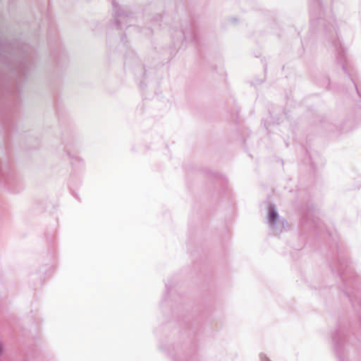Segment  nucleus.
Masks as SVG:
<instances>
[{
  "mask_svg": "<svg viewBox=\"0 0 361 361\" xmlns=\"http://www.w3.org/2000/svg\"><path fill=\"white\" fill-rule=\"evenodd\" d=\"M334 0H309L310 25L307 39H318L328 42L335 52H346L337 30V24L331 10Z\"/></svg>",
  "mask_w": 361,
  "mask_h": 361,
  "instance_id": "f257e3e1",
  "label": "nucleus"
},
{
  "mask_svg": "<svg viewBox=\"0 0 361 361\" xmlns=\"http://www.w3.org/2000/svg\"><path fill=\"white\" fill-rule=\"evenodd\" d=\"M300 219L298 231L303 236L312 231L318 233L321 229L320 221L314 217V207L312 202H307L300 207Z\"/></svg>",
  "mask_w": 361,
  "mask_h": 361,
  "instance_id": "f03ea898",
  "label": "nucleus"
},
{
  "mask_svg": "<svg viewBox=\"0 0 361 361\" xmlns=\"http://www.w3.org/2000/svg\"><path fill=\"white\" fill-rule=\"evenodd\" d=\"M346 336V326L342 322H338L335 330L331 334V340L338 361H350L345 355V343Z\"/></svg>",
  "mask_w": 361,
  "mask_h": 361,
  "instance_id": "7ed1b4c3",
  "label": "nucleus"
},
{
  "mask_svg": "<svg viewBox=\"0 0 361 361\" xmlns=\"http://www.w3.org/2000/svg\"><path fill=\"white\" fill-rule=\"evenodd\" d=\"M269 233L277 236L286 228L288 223L284 218L280 217L275 204L269 203L267 207V221Z\"/></svg>",
  "mask_w": 361,
  "mask_h": 361,
  "instance_id": "20e7f679",
  "label": "nucleus"
},
{
  "mask_svg": "<svg viewBox=\"0 0 361 361\" xmlns=\"http://www.w3.org/2000/svg\"><path fill=\"white\" fill-rule=\"evenodd\" d=\"M171 30V37L174 41L173 46L175 47L183 40L190 41L195 45H197L199 44L197 30L193 23H187L184 27L180 30H178L175 27H173Z\"/></svg>",
  "mask_w": 361,
  "mask_h": 361,
  "instance_id": "39448f33",
  "label": "nucleus"
},
{
  "mask_svg": "<svg viewBox=\"0 0 361 361\" xmlns=\"http://www.w3.org/2000/svg\"><path fill=\"white\" fill-rule=\"evenodd\" d=\"M114 11V25L117 30L124 27L129 29L134 26L135 21V14L130 12L128 8H121L115 0L112 1Z\"/></svg>",
  "mask_w": 361,
  "mask_h": 361,
  "instance_id": "423d86ee",
  "label": "nucleus"
},
{
  "mask_svg": "<svg viewBox=\"0 0 361 361\" xmlns=\"http://www.w3.org/2000/svg\"><path fill=\"white\" fill-rule=\"evenodd\" d=\"M144 18L146 20L149 21V25L148 27H140V26H136L135 28H140V32H143L145 35H149L152 33V27H161L160 22L161 21V19L163 17L159 13H156L152 17H150L147 13V11H145Z\"/></svg>",
  "mask_w": 361,
  "mask_h": 361,
  "instance_id": "0eeeda50",
  "label": "nucleus"
},
{
  "mask_svg": "<svg viewBox=\"0 0 361 361\" xmlns=\"http://www.w3.org/2000/svg\"><path fill=\"white\" fill-rule=\"evenodd\" d=\"M159 348L161 351L169 355L173 361H184L186 354L182 350L176 348L175 346L159 344Z\"/></svg>",
  "mask_w": 361,
  "mask_h": 361,
  "instance_id": "6e6552de",
  "label": "nucleus"
},
{
  "mask_svg": "<svg viewBox=\"0 0 361 361\" xmlns=\"http://www.w3.org/2000/svg\"><path fill=\"white\" fill-rule=\"evenodd\" d=\"M165 287L166 294L164 295L163 299L160 302V307L163 311L166 310V309L169 307L170 311H171L173 313L174 308L175 307H176V305L174 306L173 300H171L169 297V294L173 288V285L169 282H166L165 284Z\"/></svg>",
  "mask_w": 361,
  "mask_h": 361,
  "instance_id": "1a4fd4ad",
  "label": "nucleus"
},
{
  "mask_svg": "<svg viewBox=\"0 0 361 361\" xmlns=\"http://www.w3.org/2000/svg\"><path fill=\"white\" fill-rule=\"evenodd\" d=\"M310 286L311 287V288L318 290L320 295L324 297L326 295L329 290V288H327L326 286H322L320 284H317L314 283H310Z\"/></svg>",
  "mask_w": 361,
  "mask_h": 361,
  "instance_id": "9d476101",
  "label": "nucleus"
},
{
  "mask_svg": "<svg viewBox=\"0 0 361 361\" xmlns=\"http://www.w3.org/2000/svg\"><path fill=\"white\" fill-rule=\"evenodd\" d=\"M311 164L313 167L316 168L317 165H323V159L320 157L319 154L314 153V155H310Z\"/></svg>",
  "mask_w": 361,
  "mask_h": 361,
  "instance_id": "9b49d317",
  "label": "nucleus"
},
{
  "mask_svg": "<svg viewBox=\"0 0 361 361\" xmlns=\"http://www.w3.org/2000/svg\"><path fill=\"white\" fill-rule=\"evenodd\" d=\"M269 119H266L264 123V127L266 128L267 130L269 129V126H270L271 123H276L277 125H279L282 121L281 117H277L275 118L274 117H273L271 112H269Z\"/></svg>",
  "mask_w": 361,
  "mask_h": 361,
  "instance_id": "f8f14e48",
  "label": "nucleus"
},
{
  "mask_svg": "<svg viewBox=\"0 0 361 361\" xmlns=\"http://www.w3.org/2000/svg\"><path fill=\"white\" fill-rule=\"evenodd\" d=\"M119 46H122L123 48L128 51V47L127 44V41L126 40V36L123 34H121V42L119 44Z\"/></svg>",
  "mask_w": 361,
  "mask_h": 361,
  "instance_id": "ddd939ff",
  "label": "nucleus"
},
{
  "mask_svg": "<svg viewBox=\"0 0 361 361\" xmlns=\"http://www.w3.org/2000/svg\"><path fill=\"white\" fill-rule=\"evenodd\" d=\"M214 175L216 177V178L219 181H220L221 183H226L227 180H226V178L224 176H223L221 174H219V173H214Z\"/></svg>",
  "mask_w": 361,
  "mask_h": 361,
  "instance_id": "4468645a",
  "label": "nucleus"
},
{
  "mask_svg": "<svg viewBox=\"0 0 361 361\" xmlns=\"http://www.w3.org/2000/svg\"><path fill=\"white\" fill-rule=\"evenodd\" d=\"M259 358H260V360L261 361H271L267 356V355L264 354V353H260L259 355Z\"/></svg>",
  "mask_w": 361,
  "mask_h": 361,
  "instance_id": "2eb2a0df",
  "label": "nucleus"
},
{
  "mask_svg": "<svg viewBox=\"0 0 361 361\" xmlns=\"http://www.w3.org/2000/svg\"><path fill=\"white\" fill-rule=\"evenodd\" d=\"M142 70H143L142 78L145 79L147 78V70L145 67L142 68Z\"/></svg>",
  "mask_w": 361,
  "mask_h": 361,
  "instance_id": "dca6fc26",
  "label": "nucleus"
},
{
  "mask_svg": "<svg viewBox=\"0 0 361 361\" xmlns=\"http://www.w3.org/2000/svg\"><path fill=\"white\" fill-rule=\"evenodd\" d=\"M336 130L338 132H343V131H347V130L345 128V127H341L338 128V126H336Z\"/></svg>",
  "mask_w": 361,
  "mask_h": 361,
  "instance_id": "f3484780",
  "label": "nucleus"
},
{
  "mask_svg": "<svg viewBox=\"0 0 361 361\" xmlns=\"http://www.w3.org/2000/svg\"><path fill=\"white\" fill-rule=\"evenodd\" d=\"M262 82H263V80H257V81H256V82H253L252 84H253L254 85H258V84H261V83H262Z\"/></svg>",
  "mask_w": 361,
  "mask_h": 361,
  "instance_id": "a211bd4d",
  "label": "nucleus"
},
{
  "mask_svg": "<svg viewBox=\"0 0 361 361\" xmlns=\"http://www.w3.org/2000/svg\"><path fill=\"white\" fill-rule=\"evenodd\" d=\"M230 20L233 23H235V22L237 21V19L235 18H231Z\"/></svg>",
  "mask_w": 361,
  "mask_h": 361,
  "instance_id": "6ab92c4d",
  "label": "nucleus"
},
{
  "mask_svg": "<svg viewBox=\"0 0 361 361\" xmlns=\"http://www.w3.org/2000/svg\"><path fill=\"white\" fill-rule=\"evenodd\" d=\"M326 82H327L326 88H328V87H329V85H330V84H329V79H326Z\"/></svg>",
  "mask_w": 361,
  "mask_h": 361,
  "instance_id": "aec40b11",
  "label": "nucleus"
},
{
  "mask_svg": "<svg viewBox=\"0 0 361 361\" xmlns=\"http://www.w3.org/2000/svg\"><path fill=\"white\" fill-rule=\"evenodd\" d=\"M128 63V56H126V61H125V64H126Z\"/></svg>",
  "mask_w": 361,
  "mask_h": 361,
  "instance_id": "412c9836",
  "label": "nucleus"
},
{
  "mask_svg": "<svg viewBox=\"0 0 361 361\" xmlns=\"http://www.w3.org/2000/svg\"><path fill=\"white\" fill-rule=\"evenodd\" d=\"M305 39H302V45H304V42H305Z\"/></svg>",
  "mask_w": 361,
  "mask_h": 361,
  "instance_id": "4be33fe9",
  "label": "nucleus"
},
{
  "mask_svg": "<svg viewBox=\"0 0 361 361\" xmlns=\"http://www.w3.org/2000/svg\"><path fill=\"white\" fill-rule=\"evenodd\" d=\"M130 54H132V55H135L133 51H130Z\"/></svg>",
  "mask_w": 361,
  "mask_h": 361,
  "instance_id": "5701e85b",
  "label": "nucleus"
},
{
  "mask_svg": "<svg viewBox=\"0 0 361 361\" xmlns=\"http://www.w3.org/2000/svg\"><path fill=\"white\" fill-rule=\"evenodd\" d=\"M307 154H308V156L310 157V154H309V152H307Z\"/></svg>",
  "mask_w": 361,
  "mask_h": 361,
  "instance_id": "b1692460",
  "label": "nucleus"
}]
</instances>
